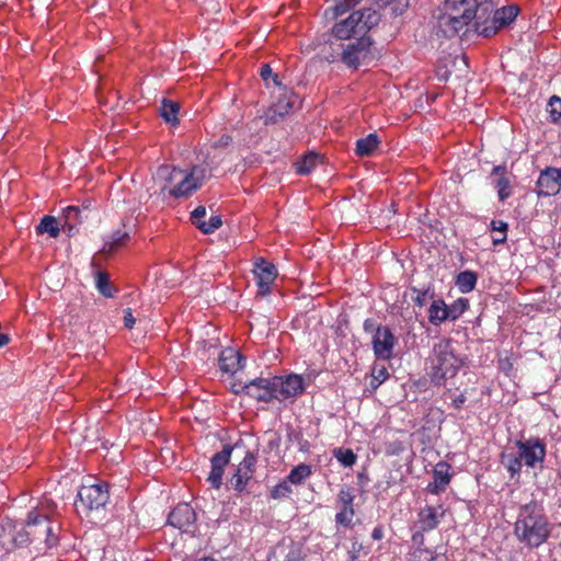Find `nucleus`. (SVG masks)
<instances>
[{
  "mask_svg": "<svg viewBox=\"0 0 561 561\" xmlns=\"http://www.w3.org/2000/svg\"><path fill=\"white\" fill-rule=\"evenodd\" d=\"M413 291L416 293V297L414 298V302L419 307H423L427 302V298H433L434 294L430 291V289L419 290L413 288Z\"/></svg>",
  "mask_w": 561,
  "mask_h": 561,
  "instance_id": "46",
  "label": "nucleus"
},
{
  "mask_svg": "<svg viewBox=\"0 0 561 561\" xmlns=\"http://www.w3.org/2000/svg\"><path fill=\"white\" fill-rule=\"evenodd\" d=\"M108 490L106 484L82 485L78 492L76 502L77 511L85 513L96 511L105 506L108 501Z\"/></svg>",
  "mask_w": 561,
  "mask_h": 561,
  "instance_id": "7",
  "label": "nucleus"
},
{
  "mask_svg": "<svg viewBox=\"0 0 561 561\" xmlns=\"http://www.w3.org/2000/svg\"><path fill=\"white\" fill-rule=\"evenodd\" d=\"M371 537L375 540H380L383 537L382 528L381 527H375L373 533H371Z\"/></svg>",
  "mask_w": 561,
  "mask_h": 561,
  "instance_id": "51",
  "label": "nucleus"
},
{
  "mask_svg": "<svg viewBox=\"0 0 561 561\" xmlns=\"http://www.w3.org/2000/svg\"><path fill=\"white\" fill-rule=\"evenodd\" d=\"M321 162V157L314 152H309L296 163L297 172L299 174H309Z\"/></svg>",
  "mask_w": 561,
  "mask_h": 561,
  "instance_id": "26",
  "label": "nucleus"
},
{
  "mask_svg": "<svg viewBox=\"0 0 561 561\" xmlns=\"http://www.w3.org/2000/svg\"><path fill=\"white\" fill-rule=\"evenodd\" d=\"M355 515L354 507H340V512L335 515V522L345 528L351 527Z\"/></svg>",
  "mask_w": 561,
  "mask_h": 561,
  "instance_id": "38",
  "label": "nucleus"
},
{
  "mask_svg": "<svg viewBox=\"0 0 561 561\" xmlns=\"http://www.w3.org/2000/svg\"><path fill=\"white\" fill-rule=\"evenodd\" d=\"M466 402V397L463 394L458 396L453 400V405L455 409L460 410Z\"/></svg>",
  "mask_w": 561,
  "mask_h": 561,
  "instance_id": "50",
  "label": "nucleus"
},
{
  "mask_svg": "<svg viewBox=\"0 0 561 561\" xmlns=\"http://www.w3.org/2000/svg\"><path fill=\"white\" fill-rule=\"evenodd\" d=\"M224 469L216 468L211 466V470L208 477V481L215 489H219L221 485Z\"/></svg>",
  "mask_w": 561,
  "mask_h": 561,
  "instance_id": "44",
  "label": "nucleus"
},
{
  "mask_svg": "<svg viewBox=\"0 0 561 561\" xmlns=\"http://www.w3.org/2000/svg\"><path fill=\"white\" fill-rule=\"evenodd\" d=\"M56 505L50 500H44L33 507L25 526L16 535L9 531V541L0 536V545L5 551L24 545H33L38 553H44L58 543L59 524L54 519Z\"/></svg>",
  "mask_w": 561,
  "mask_h": 561,
  "instance_id": "1",
  "label": "nucleus"
},
{
  "mask_svg": "<svg viewBox=\"0 0 561 561\" xmlns=\"http://www.w3.org/2000/svg\"><path fill=\"white\" fill-rule=\"evenodd\" d=\"M37 233H48L51 238H57L60 233L59 225L55 217L46 215L42 218L36 228Z\"/></svg>",
  "mask_w": 561,
  "mask_h": 561,
  "instance_id": "27",
  "label": "nucleus"
},
{
  "mask_svg": "<svg viewBox=\"0 0 561 561\" xmlns=\"http://www.w3.org/2000/svg\"><path fill=\"white\" fill-rule=\"evenodd\" d=\"M261 77L264 81H267L270 78H273V81L275 84L279 85L280 83L278 82V77L277 75H273V70L272 68L270 67V65L267 64H264L262 67H261Z\"/></svg>",
  "mask_w": 561,
  "mask_h": 561,
  "instance_id": "47",
  "label": "nucleus"
},
{
  "mask_svg": "<svg viewBox=\"0 0 561 561\" xmlns=\"http://www.w3.org/2000/svg\"><path fill=\"white\" fill-rule=\"evenodd\" d=\"M255 463L256 456L253 453L248 451L230 480L234 490L243 491L245 489L249 481L253 478Z\"/></svg>",
  "mask_w": 561,
  "mask_h": 561,
  "instance_id": "16",
  "label": "nucleus"
},
{
  "mask_svg": "<svg viewBox=\"0 0 561 561\" xmlns=\"http://www.w3.org/2000/svg\"><path fill=\"white\" fill-rule=\"evenodd\" d=\"M334 456L345 467H352L357 458L353 450L343 448L334 450Z\"/></svg>",
  "mask_w": 561,
  "mask_h": 561,
  "instance_id": "40",
  "label": "nucleus"
},
{
  "mask_svg": "<svg viewBox=\"0 0 561 561\" xmlns=\"http://www.w3.org/2000/svg\"><path fill=\"white\" fill-rule=\"evenodd\" d=\"M477 274L472 271H463L457 275L456 285L462 294L473 290L477 284Z\"/></svg>",
  "mask_w": 561,
  "mask_h": 561,
  "instance_id": "25",
  "label": "nucleus"
},
{
  "mask_svg": "<svg viewBox=\"0 0 561 561\" xmlns=\"http://www.w3.org/2000/svg\"><path fill=\"white\" fill-rule=\"evenodd\" d=\"M299 96L293 91L284 90L277 101L273 103L265 112L263 119L265 125L277 124L279 121L289 116L299 107Z\"/></svg>",
  "mask_w": 561,
  "mask_h": 561,
  "instance_id": "9",
  "label": "nucleus"
},
{
  "mask_svg": "<svg viewBox=\"0 0 561 561\" xmlns=\"http://www.w3.org/2000/svg\"><path fill=\"white\" fill-rule=\"evenodd\" d=\"M310 474V466L301 463L291 469L286 480L289 483L298 485L301 484Z\"/></svg>",
  "mask_w": 561,
  "mask_h": 561,
  "instance_id": "31",
  "label": "nucleus"
},
{
  "mask_svg": "<svg viewBox=\"0 0 561 561\" xmlns=\"http://www.w3.org/2000/svg\"><path fill=\"white\" fill-rule=\"evenodd\" d=\"M373 381L371 387L377 389L385 380L389 378L388 369L382 364H375L371 370Z\"/></svg>",
  "mask_w": 561,
  "mask_h": 561,
  "instance_id": "35",
  "label": "nucleus"
},
{
  "mask_svg": "<svg viewBox=\"0 0 561 561\" xmlns=\"http://www.w3.org/2000/svg\"><path fill=\"white\" fill-rule=\"evenodd\" d=\"M493 183L497 190V196L504 202L512 195V184L505 165H495L491 172Z\"/></svg>",
  "mask_w": 561,
  "mask_h": 561,
  "instance_id": "20",
  "label": "nucleus"
},
{
  "mask_svg": "<svg viewBox=\"0 0 561 561\" xmlns=\"http://www.w3.org/2000/svg\"><path fill=\"white\" fill-rule=\"evenodd\" d=\"M477 11V0H446L438 16V26L445 36H455L469 25Z\"/></svg>",
  "mask_w": 561,
  "mask_h": 561,
  "instance_id": "4",
  "label": "nucleus"
},
{
  "mask_svg": "<svg viewBox=\"0 0 561 561\" xmlns=\"http://www.w3.org/2000/svg\"><path fill=\"white\" fill-rule=\"evenodd\" d=\"M242 356L234 348H225L219 356L220 370L228 374H234L242 367Z\"/></svg>",
  "mask_w": 561,
  "mask_h": 561,
  "instance_id": "22",
  "label": "nucleus"
},
{
  "mask_svg": "<svg viewBox=\"0 0 561 561\" xmlns=\"http://www.w3.org/2000/svg\"><path fill=\"white\" fill-rule=\"evenodd\" d=\"M273 385H275L278 400L295 399L300 396L306 388L302 376L296 374L275 376Z\"/></svg>",
  "mask_w": 561,
  "mask_h": 561,
  "instance_id": "12",
  "label": "nucleus"
},
{
  "mask_svg": "<svg viewBox=\"0 0 561 561\" xmlns=\"http://www.w3.org/2000/svg\"><path fill=\"white\" fill-rule=\"evenodd\" d=\"M519 12L518 7L512 4L503 7L494 12L492 25L480 27L477 25L476 31L485 36L490 37L494 35L499 30L510 25L517 16Z\"/></svg>",
  "mask_w": 561,
  "mask_h": 561,
  "instance_id": "14",
  "label": "nucleus"
},
{
  "mask_svg": "<svg viewBox=\"0 0 561 561\" xmlns=\"http://www.w3.org/2000/svg\"><path fill=\"white\" fill-rule=\"evenodd\" d=\"M462 366V359L456 354L453 341L442 339L434 344L431 356V380L440 385L445 379L456 376Z\"/></svg>",
  "mask_w": 561,
  "mask_h": 561,
  "instance_id": "5",
  "label": "nucleus"
},
{
  "mask_svg": "<svg viewBox=\"0 0 561 561\" xmlns=\"http://www.w3.org/2000/svg\"><path fill=\"white\" fill-rule=\"evenodd\" d=\"M10 339L8 334L0 333V347L5 346L9 343Z\"/></svg>",
  "mask_w": 561,
  "mask_h": 561,
  "instance_id": "52",
  "label": "nucleus"
},
{
  "mask_svg": "<svg viewBox=\"0 0 561 561\" xmlns=\"http://www.w3.org/2000/svg\"><path fill=\"white\" fill-rule=\"evenodd\" d=\"M232 448L230 446H225L221 451L215 454L211 458V466L220 469H225V467L229 463L231 457Z\"/></svg>",
  "mask_w": 561,
  "mask_h": 561,
  "instance_id": "37",
  "label": "nucleus"
},
{
  "mask_svg": "<svg viewBox=\"0 0 561 561\" xmlns=\"http://www.w3.org/2000/svg\"><path fill=\"white\" fill-rule=\"evenodd\" d=\"M206 216V208L204 206H198L193 210L191 214V220L193 225L197 227V221H199V218H204Z\"/></svg>",
  "mask_w": 561,
  "mask_h": 561,
  "instance_id": "48",
  "label": "nucleus"
},
{
  "mask_svg": "<svg viewBox=\"0 0 561 561\" xmlns=\"http://www.w3.org/2000/svg\"><path fill=\"white\" fill-rule=\"evenodd\" d=\"M449 470L450 466L444 461H440L435 466L433 471V481L427 485V491L430 493L439 494L445 491L451 479Z\"/></svg>",
  "mask_w": 561,
  "mask_h": 561,
  "instance_id": "19",
  "label": "nucleus"
},
{
  "mask_svg": "<svg viewBox=\"0 0 561 561\" xmlns=\"http://www.w3.org/2000/svg\"><path fill=\"white\" fill-rule=\"evenodd\" d=\"M550 114L553 121H557L561 117V99L558 96H552L549 101Z\"/></svg>",
  "mask_w": 561,
  "mask_h": 561,
  "instance_id": "45",
  "label": "nucleus"
},
{
  "mask_svg": "<svg viewBox=\"0 0 561 561\" xmlns=\"http://www.w3.org/2000/svg\"><path fill=\"white\" fill-rule=\"evenodd\" d=\"M491 230L495 232V236L492 237V242L494 245L503 244L506 241L507 236V229L508 225L507 222L503 220H492L491 221Z\"/></svg>",
  "mask_w": 561,
  "mask_h": 561,
  "instance_id": "34",
  "label": "nucleus"
},
{
  "mask_svg": "<svg viewBox=\"0 0 561 561\" xmlns=\"http://www.w3.org/2000/svg\"><path fill=\"white\" fill-rule=\"evenodd\" d=\"M180 111V104L173 101L163 100L160 108L161 116L170 124H176L179 122L178 114Z\"/></svg>",
  "mask_w": 561,
  "mask_h": 561,
  "instance_id": "28",
  "label": "nucleus"
},
{
  "mask_svg": "<svg viewBox=\"0 0 561 561\" xmlns=\"http://www.w3.org/2000/svg\"><path fill=\"white\" fill-rule=\"evenodd\" d=\"M293 490L289 486V482L287 480L282 481L277 485L273 488L271 491V497L274 500H280L288 497L291 494Z\"/></svg>",
  "mask_w": 561,
  "mask_h": 561,
  "instance_id": "42",
  "label": "nucleus"
},
{
  "mask_svg": "<svg viewBox=\"0 0 561 561\" xmlns=\"http://www.w3.org/2000/svg\"><path fill=\"white\" fill-rule=\"evenodd\" d=\"M501 461L505 466L512 478H514L515 476H519L524 463L522 459L519 460L518 453L516 455L502 454Z\"/></svg>",
  "mask_w": 561,
  "mask_h": 561,
  "instance_id": "29",
  "label": "nucleus"
},
{
  "mask_svg": "<svg viewBox=\"0 0 561 561\" xmlns=\"http://www.w3.org/2000/svg\"><path fill=\"white\" fill-rule=\"evenodd\" d=\"M396 336L388 327H378L373 336V350L378 359L389 360L393 356Z\"/></svg>",
  "mask_w": 561,
  "mask_h": 561,
  "instance_id": "13",
  "label": "nucleus"
},
{
  "mask_svg": "<svg viewBox=\"0 0 561 561\" xmlns=\"http://www.w3.org/2000/svg\"><path fill=\"white\" fill-rule=\"evenodd\" d=\"M552 530L541 504L531 501L520 507L514 527L517 539L529 548H538L547 541Z\"/></svg>",
  "mask_w": 561,
  "mask_h": 561,
  "instance_id": "2",
  "label": "nucleus"
},
{
  "mask_svg": "<svg viewBox=\"0 0 561 561\" xmlns=\"http://www.w3.org/2000/svg\"><path fill=\"white\" fill-rule=\"evenodd\" d=\"M360 2V0H342L337 2L334 7H331L325 10V16L336 19L337 16L347 12L351 8H354Z\"/></svg>",
  "mask_w": 561,
  "mask_h": 561,
  "instance_id": "32",
  "label": "nucleus"
},
{
  "mask_svg": "<svg viewBox=\"0 0 561 561\" xmlns=\"http://www.w3.org/2000/svg\"><path fill=\"white\" fill-rule=\"evenodd\" d=\"M252 272L257 286V296L265 297L271 294L278 275L276 266L264 257H256Z\"/></svg>",
  "mask_w": 561,
  "mask_h": 561,
  "instance_id": "10",
  "label": "nucleus"
},
{
  "mask_svg": "<svg viewBox=\"0 0 561 561\" xmlns=\"http://www.w3.org/2000/svg\"><path fill=\"white\" fill-rule=\"evenodd\" d=\"M355 495L348 486H343L337 494V504L340 507H353Z\"/></svg>",
  "mask_w": 561,
  "mask_h": 561,
  "instance_id": "43",
  "label": "nucleus"
},
{
  "mask_svg": "<svg viewBox=\"0 0 561 561\" xmlns=\"http://www.w3.org/2000/svg\"><path fill=\"white\" fill-rule=\"evenodd\" d=\"M519 460L528 468H542L547 455L546 443L539 437H529L528 439H518L515 443Z\"/></svg>",
  "mask_w": 561,
  "mask_h": 561,
  "instance_id": "8",
  "label": "nucleus"
},
{
  "mask_svg": "<svg viewBox=\"0 0 561 561\" xmlns=\"http://www.w3.org/2000/svg\"><path fill=\"white\" fill-rule=\"evenodd\" d=\"M274 377L271 379L256 378L243 386V391L247 396L262 402H270L273 399H278Z\"/></svg>",
  "mask_w": 561,
  "mask_h": 561,
  "instance_id": "15",
  "label": "nucleus"
},
{
  "mask_svg": "<svg viewBox=\"0 0 561 561\" xmlns=\"http://www.w3.org/2000/svg\"><path fill=\"white\" fill-rule=\"evenodd\" d=\"M196 514L191 505L187 503L179 504L169 514L168 523L183 531H188V528L194 525Z\"/></svg>",
  "mask_w": 561,
  "mask_h": 561,
  "instance_id": "18",
  "label": "nucleus"
},
{
  "mask_svg": "<svg viewBox=\"0 0 561 561\" xmlns=\"http://www.w3.org/2000/svg\"><path fill=\"white\" fill-rule=\"evenodd\" d=\"M207 170L201 165H194L188 172L179 168L163 164L157 170V176L164 182L162 191H167L174 198L187 197L203 184Z\"/></svg>",
  "mask_w": 561,
  "mask_h": 561,
  "instance_id": "3",
  "label": "nucleus"
},
{
  "mask_svg": "<svg viewBox=\"0 0 561 561\" xmlns=\"http://www.w3.org/2000/svg\"><path fill=\"white\" fill-rule=\"evenodd\" d=\"M468 301L466 299H458L451 306H447L448 319L456 320L458 319L467 309Z\"/></svg>",
  "mask_w": 561,
  "mask_h": 561,
  "instance_id": "41",
  "label": "nucleus"
},
{
  "mask_svg": "<svg viewBox=\"0 0 561 561\" xmlns=\"http://www.w3.org/2000/svg\"><path fill=\"white\" fill-rule=\"evenodd\" d=\"M370 39L366 36L356 38L355 42L347 44L342 53V61L347 67L357 68L370 59Z\"/></svg>",
  "mask_w": 561,
  "mask_h": 561,
  "instance_id": "11",
  "label": "nucleus"
},
{
  "mask_svg": "<svg viewBox=\"0 0 561 561\" xmlns=\"http://www.w3.org/2000/svg\"><path fill=\"white\" fill-rule=\"evenodd\" d=\"M379 139L376 134H369L365 138H360L356 141V154L359 157H368L377 149Z\"/></svg>",
  "mask_w": 561,
  "mask_h": 561,
  "instance_id": "24",
  "label": "nucleus"
},
{
  "mask_svg": "<svg viewBox=\"0 0 561 561\" xmlns=\"http://www.w3.org/2000/svg\"><path fill=\"white\" fill-rule=\"evenodd\" d=\"M428 320L434 325L448 320L447 305L442 299L433 300L428 309Z\"/></svg>",
  "mask_w": 561,
  "mask_h": 561,
  "instance_id": "23",
  "label": "nucleus"
},
{
  "mask_svg": "<svg viewBox=\"0 0 561 561\" xmlns=\"http://www.w3.org/2000/svg\"><path fill=\"white\" fill-rule=\"evenodd\" d=\"M380 15L371 9L358 10L336 23L332 28V34L339 39H348L351 37H362L378 24Z\"/></svg>",
  "mask_w": 561,
  "mask_h": 561,
  "instance_id": "6",
  "label": "nucleus"
},
{
  "mask_svg": "<svg viewBox=\"0 0 561 561\" xmlns=\"http://www.w3.org/2000/svg\"><path fill=\"white\" fill-rule=\"evenodd\" d=\"M128 239L129 234L127 232L118 230L114 232L111 240L104 244L102 252L106 254L112 253L123 247Z\"/></svg>",
  "mask_w": 561,
  "mask_h": 561,
  "instance_id": "30",
  "label": "nucleus"
},
{
  "mask_svg": "<svg viewBox=\"0 0 561 561\" xmlns=\"http://www.w3.org/2000/svg\"><path fill=\"white\" fill-rule=\"evenodd\" d=\"M125 314H124V324L127 329H133L135 322H136V319L134 318L133 313H131V310L130 309H126L125 311Z\"/></svg>",
  "mask_w": 561,
  "mask_h": 561,
  "instance_id": "49",
  "label": "nucleus"
},
{
  "mask_svg": "<svg viewBox=\"0 0 561 561\" xmlns=\"http://www.w3.org/2000/svg\"><path fill=\"white\" fill-rule=\"evenodd\" d=\"M80 213L81 211H80L79 207H77V206H68L67 208H65V210H64V218H65L64 229L65 230L67 229L69 233L81 221Z\"/></svg>",
  "mask_w": 561,
  "mask_h": 561,
  "instance_id": "33",
  "label": "nucleus"
},
{
  "mask_svg": "<svg viewBox=\"0 0 561 561\" xmlns=\"http://www.w3.org/2000/svg\"><path fill=\"white\" fill-rule=\"evenodd\" d=\"M444 512L440 514L434 506L426 505L421 508L417 514V524L422 531H431L435 529L439 524V518L443 517Z\"/></svg>",
  "mask_w": 561,
  "mask_h": 561,
  "instance_id": "21",
  "label": "nucleus"
},
{
  "mask_svg": "<svg viewBox=\"0 0 561 561\" xmlns=\"http://www.w3.org/2000/svg\"><path fill=\"white\" fill-rule=\"evenodd\" d=\"M96 287L104 297H113L114 290L106 273L101 271L96 273Z\"/></svg>",
  "mask_w": 561,
  "mask_h": 561,
  "instance_id": "36",
  "label": "nucleus"
},
{
  "mask_svg": "<svg viewBox=\"0 0 561 561\" xmlns=\"http://www.w3.org/2000/svg\"><path fill=\"white\" fill-rule=\"evenodd\" d=\"M538 195L551 196L560 192L561 181L557 168L548 167L542 170L537 180Z\"/></svg>",
  "mask_w": 561,
  "mask_h": 561,
  "instance_id": "17",
  "label": "nucleus"
},
{
  "mask_svg": "<svg viewBox=\"0 0 561 561\" xmlns=\"http://www.w3.org/2000/svg\"><path fill=\"white\" fill-rule=\"evenodd\" d=\"M222 220L220 216H211L207 221H197V228L205 234L213 233L215 230L220 228Z\"/></svg>",
  "mask_w": 561,
  "mask_h": 561,
  "instance_id": "39",
  "label": "nucleus"
}]
</instances>
